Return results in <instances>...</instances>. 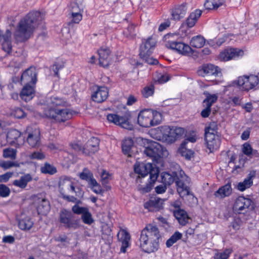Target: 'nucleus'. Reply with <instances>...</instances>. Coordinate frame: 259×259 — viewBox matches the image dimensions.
Here are the masks:
<instances>
[{
    "instance_id": "obj_1",
    "label": "nucleus",
    "mask_w": 259,
    "mask_h": 259,
    "mask_svg": "<svg viewBox=\"0 0 259 259\" xmlns=\"http://www.w3.org/2000/svg\"><path fill=\"white\" fill-rule=\"evenodd\" d=\"M41 19L39 12H30L19 22L14 34V38L17 42H23L28 40L39 24Z\"/></svg>"
},
{
    "instance_id": "obj_2",
    "label": "nucleus",
    "mask_w": 259,
    "mask_h": 259,
    "mask_svg": "<svg viewBox=\"0 0 259 259\" xmlns=\"http://www.w3.org/2000/svg\"><path fill=\"white\" fill-rule=\"evenodd\" d=\"M160 238L158 228L149 224L141 232L140 247L145 252H154L159 248Z\"/></svg>"
},
{
    "instance_id": "obj_3",
    "label": "nucleus",
    "mask_w": 259,
    "mask_h": 259,
    "mask_svg": "<svg viewBox=\"0 0 259 259\" xmlns=\"http://www.w3.org/2000/svg\"><path fill=\"white\" fill-rule=\"evenodd\" d=\"M156 44V40L152 37H149L147 39L143 40L140 46V57L146 63L150 65H156L158 63V61L157 59L150 57Z\"/></svg>"
},
{
    "instance_id": "obj_4",
    "label": "nucleus",
    "mask_w": 259,
    "mask_h": 259,
    "mask_svg": "<svg viewBox=\"0 0 259 259\" xmlns=\"http://www.w3.org/2000/svg\"><path fill=\"white\" fill-rule=\"evenodd\" d=\"M45 115L56 122H64L72 117V113L68 108H48L44 110Z\"/></svg>"
},
{
    "instance_id": "obj_5",
    "label": "nucleus",
    "mask_w": 259,
    "mask_h": 259,
    "mask_svg": "<svg viewBox=\"0 0 259 259\" xmlns=\"http://www.w3.org/2000/svg\"><path fill=\"white\" fill-rule=\"evenodd\" d=\"M59 220L62 226L66 229L75 230L80 227V219L75 218L71 211L66 209L60 211Z\"/></svg>"
},
{
    "instance_id": "obj_6",
    "label": "nucleus",
    "mask_w": 259,
    "mask_h": 259,
    "mask_svg": "<svg viewBox=\"0 0 259 259\" xmlns=\"http://www.w3.org/2000/svg\"><path fill=\"white\" fill-rule=\"evenodd\" d=\"M99 145V140L97 138L92 137L83 147L78 143H72L70 145L75 151L85 155H90L98 150Z\"/></svg>"
},
{
    "instance_id": "obj_7",
    "label": "nucleus",
    "mask_w": 259,
    "mask_h": 259,
    "mask_svg": "<svg viewBox=\"0 0 259 259\" xmlns=\"http://www.w3.org/2000/svg\"><path fill=\"white\" fill-rule=\"evenodd\" d=\"M175 183L177 186V191L181 197H184L191 195L194 197V195L190 192V188L188 186L190 183V179L185 175L184 171L181 170L176 174Z\"/></svg>"
},
{
    "instance_id": "obj_8",
    "label": "nucleus",
    "mask_w": 259,
    "mask_h": 259,
    "mask_svg": "<svg viewBox=\"0 0 259 259\" xmlns=\"http://www.w3.org/2000/svg\"><path fill=\"white\" fill-rule=\"evenodd\" d=\"M134 170L142 177H144L149 174L150 180L153 181H156L159 174L158 169L154 167L150 163L136 164L135 165Z\"/></svg>"
},
{
    "instance_id": "obj_9",
    "label": "nucleus",
    "mask_w": 259,
    "mask_h": 259,
    "mask_svg": "<svg viewBox=\"0 0 259 259\" xmlns=\"http://www.w3.org/2000/svg\"><path fill=\"white\" fill-rule=\"evenodd\" d=\"M237 84L242 90L248 91L254 89L258 84V77L254 75L239 76Z\"/></svg>"
},
{
    "instance_id": "obj_10",
    "label": "nucleus",
    "mask_w": 259,
    "mask_h": 259,
    "mask_svg": "<svg viewBox=\"0 0 259 259\" xmlns=\"http://www.w3.org/2000/svg\"><path fill=\"white\" fill-rule=\"evenodd\" d=\"M69 9L71 13L72 22L78 23L82 17L81 13L84 9L83 1L75 0L70 3Z\"/></svg>"
},
{
    "instance_id": "obj_11",
    "label": "nucleus",
    "mask_w": 259,
    "mask_h": 259,
    "mask_svg": "<svg viewBox=\"0 0 259 259\" xmlns=\"http://www.w3.org/2000/svg\"><path fill=\"white\" fill-rule=\"evenodd\" d=\"M250 207L251 209L253 207L252 201L250 199L240 196L235 201L233 206V210L238 213H244Z\"/></svg>"
},
{
    "instance_id": "obj_12",
    "label": "nucleus",
    "mask_w": 259,
    "mask_h": 259,
    "mask_svg": "<svg viewBox=\"0 0 259 259\" xmlns=\"http://www.w3.org/2000/svg\"><path fill=\"white\" fill-rule=\"evenodd\" d=\"M34 203L38 214L46 215L50 210L49 201L42 194H38L34 197Z\"/></svg>"
},
{
    "instance_id": "obj_13",
    "label": "nucleus",
    "mask_w": 259,
    "mask_h": 259,
    "mask_svg": "<svg viewBox=\"0 0 259 259\" xmlns=\"http://www.w3.org/2000/svg\"><path fill=\"white\" fill-rule=\"evenodd\" d=\"M165 132L164 135L168 138L170 142H175L177 139L181 138L185 134V129L180 127H170L164 126L161 127Z\"/></svg>"
},
{
    "instance_id": "obj_14",
    "label": "nucleus",
    "mask_w": 259,
    "mask_h": 259,
    "mask_svg": "<svg viewBox=\"0 0 259 259\" xmlns=\"http://www.w3.org/2000/svg\"><path fill=\"white\" fill-rule=\"evenodd\" d=\"M243 51L237 48H227L220 53L219 59L221 61H227L243 55Z\"/></svg>"
},
{
    "instance_id": "obj_15",
    "label": "nucleus",
    "mask_w": 259,
    "mask_h": 259,
    "mask_svg": "<svg viewBox=\"0 0 259 259\" xmlns=\"http://www.w3.org/2000/svg\"><path fill=\"white\" fill-rule=\"evenodd\" d=\"M107 120L110 122L121 126L122 128L132 130L133 125L131 124L127 116H120L115 114H109L107 116Z\"/></svg>"
},
{
    "instance_id": "obj_16",
    "label": "nucleus",
    "mask_w": 259,
    "mask_h": 259,
    "mask_svg": "<svg viewBox=\"0 0 259 259\" xmlns=\"http://www.w3.org/2000/svg\"><path fill=\"white\" fill-rule=\"evenodd\" d=\"M35 68L31 67L25 70L21 76V81L25 85L35 84L37 80Z\"/></svg>"
},
{
    "instance_id": "obj_17",
    "label": "nucleus",
    "mask_w": 259,
    "mask_h": 259,
    "mask_svg": "<svg viewBox=\"0 0 259 259\" xmlns=\"http://www.w3.org/2000/svg\"><path fill=\"white\" fill-rule=\"evenodd\" d=\"M28 133L27 142L30 146L37 147L40 144V132L36 128L31 131V127H28L26 130Z\"/></svg>"
},
{
    "instance_id": "obj_18",
    "label": "nucleus",
    "mask_w": 259,
    "mask_h": 259,
    "mask_svg": "<svg viewBox=\"0 0 259 259\" xmlns=\"http://www.w3.org/2000/svg\"><path fill=\"white\" fill-rule=\"evenodd\" d=\"M152 116L151 109H145L140 111L138 117V124L144 127L152 126L151 124Z\"/></svg>"
},
{
    "instance_id": "obj_19",
    "label": "nucleus",
    "mask_w": 259,
    "mask_h": 259,
    "mask_svg": "<svg viewBox=\"0 0 259 259\" xmlns=\"http://www.w3.org/2000/svg\"><path fill=\"white\" fill-rule=\"evenodd\" d=\"M188 12V7L186 3L177 5L172 10V19L174 20H180L186 16Z\"/></svg>"
},
{
    "instance_id": "obj_20",
    "label": "nucleus",
    "mask_w": 259,
    "mask_h": 259,
    "mask_svg": "<svg viewBox=\"0 0 259 259\" xmlns=\"http://www.w3.org/2000/svg\"><path fill=\"white\" fill-rule=\"evenodd\" d=\"M198 73L199 75L203 76L206 75L219 76L221 74L220 69L218 66L211 64L203 65L201 68L198 70Z\"/></svg>"
},
{
    "instance_id": "obj_21",
    "label": "nucleus",
    "mask_w": 259,
    "mask_h": 259,
    "mask_svg": "<svg viewBox=\"0 0 259 259\" xmlns=\"http://www.w3.org/2000/svg\"><path fill=\"white\" fill-rule=\"evenodd\" d=\"M161 146L159 144L153 142L149 146L145 148L144 153L147 156L156 158L161 156Z\"/></svg>"
},
{
    "instance_id": "obj_22",
    "label": "nucleus",
    "mask_w": 259,
    "mask_h": 259,
    "mask_svg": "<svg viewBox=\"0 0 259 259\" xmlns=\"http://www.w3.org/2000/svg\"><path fill=\"white\" fill-rule=\"evenodd\" d=\"M110 50L107 48H101L98 51L99 65L103 67H108L111 63Z\"/></svg>"
},
{
    "instance_id": "obj_23",
    "label": "nucleus",
    "mask_w": 259,
    "mask_h": 259,
    "mask_svg": "<svg viewBox=\"0 0 259 259\" xmlns=\"http://www.w3.org/2000/svg\"><path fill=\"white\" fill-rule=\"evenodd\" d=\"M163 202L159 197H152L144 204V207L150 211H157L162 208Z\"/></svg>"
},
{
    "instance_id": "obj_24",
    "label": "nucleus",
    "mask_w": 259,
    "mask_h": 259,
    "mask_svg": "<svg viewBox=\"0 0 259 259\" xmlns=\"http://www.w3.org/2000/svg\"><path fill=\"white\" fill-rule=\"evenodd\" d=\"M108 96V90L104 86L97 87V90L92 95L93 101L97 103L104 101Z\"/></svg>"
},
{
    "instance_id": "obj_25",
    "label": "nucleus",
    "mask_w": 259,
    "mask_h": 259,
    "mask_svg": "<svg viewBox=\"0 0 259 259\" xmlns=\"http://www.w3.org/2000/svg\"><path fill=\"white\" fill-rule=\"evenodd\" d=\"M170 49L175 50L179 54L187 55L193 53L192 48L188 45L177 41Z\"/></svg>"
},
{
    "instance_id": "obj_26",
    "label": "nucleus",
    "mask_w": 259,
    "mask_h": 259,
    "mask_svg": "<svg viewBox=\"0 0 259 259\" xmlns=\"http://www.w3.org/2000/svg\"><path fill=\"white\" fill-rule=\"evenodd\" d=\"M11 32L7 30L2 37L4 39L2 44V49L8 54H10L12 51V45L11 40Z\"/></svg>"
},
{
    "instance_id": "obj_27",
    "label": "nucleus",
    "mask_w": 259,
    "mask_h": 259,
    "mask_svg": "<svg viewBox=\"0 0 259 259\" xmlns=\"http://www.w3.org/2000/svg\"><path fill=\"white\" fill-rule=\"evenodd\" d=\"M174 214L180 224L182 226L186 225L190 219L187 212L182 209H178L175 210Z\"/></svg>"
},
{
    "instance_id": "obj_28",
    "label": "nucleus",
    "mask_w": 259,
    "mask_h": 259,
    "mask_svg": "<svg viewBox=\"0 0 259 259\" xmlns=\"http://www.w3.org/2000/svg\"><path fill=\"white\" fill-rule=\"evenodd\" d=\"M59 188L61 193L62 194L65 189L70 190L71 191L77 193L73 185L72 182L68 178H61L59 183Z\"/></svg>"
},
{
    "instance_id": "obj_29",
    "label": "nucleus",
    "mask_w": 259,
    "mask_h": 259,
    "mask_svg": "<svg viewBox=\"0 0 259 259\" xmlns=\"http://www.w3.org/2000/svg\"><path fill=\"white\" fill-rule=\"evenodd\" d=\"M232 189L230 183H228L225 185L220 187L214 193L215 197L219 198H224L225 197L229 196L232 193Z\"/></svg>"
},
{
    "instance_id": "obj_30",
    "label": "nucleus",
    "mask_w": 259,
    "mask_h": 259,
    "mask_svg": "<svg viewBox=\"0 0 259 259\" xmlns=\"http://www.w3.org/2000/svg\"><path fill=\"white\" fill-rule=\"evenodd\" d=\"M119 240L121 242L120 251L125 252L126 249L129 246V241L130 240V235L128 233L125 231H122L118 234Z\"/></svg>"
},
{
    "instance_id": "obj_31",
    "label": "nucleus",
    "mask_w": 259,
    "mask_h": 259,
    "mask_svg": "<svg viewBox=\"0 0 259 259\" xmlns=\"http://www.w3.org/2000/svg\"><path fill=\"white\" fill-rule=\"evenodd\" d=\"M34 94V90L31 85H25L22 90L20 93V97L25 102L31 100Z\"/></svg>"
},
{
    "instance_id": "obj_32",
    "label": "nucleus",
    "mask_w": 259,
    "mask_h": 259,
    "mask_svg": "<svg viewBox=\"0 0 259 259\" xmlns=\"http://www.w3.org/2000/svg\"><path fill=\"white\" fill-rule=\"evenodd\" d=\"M32 180L31 176L28 174L21 176L19 179L14 181L13 184L21 189H24L27 186L28 183L31 181Z\"/></svg>"
},
{
    "instance_id": "obj_33",
    "label": "nucleus",
    "mask_w": 259,
    "mask_h": 259,
    "mask_svg": "<svg viewBox=\"0 0 259 259\" xmlns=\"http://www.w3.org/2000/svg\"><path fill=\"white\" fill-rule=\"evenodd\" d=\"M49 105V108H66L67 103L61 98L52 97L50 99Z\"/></svg>"
},
{
    "instance_id": "obj_34",
    "label": "nucleus",
    "mask_w": 259,
    "mask_h": 259,
    "mask_svg": "<svg viewBox=\"0 0 259 259\" xmlns=\"http://www.w3.org/2000/svg\"><path fill=\"white\" fill-rule=\"evenodd\" d=\"M206 98L203 101V106L211 108L212 105L217 102L218 96L217 94H211L208 92H204Z\"/></svg>"
},
{
    "instance_id": "obj_35",
    "label": "nucleus",
    "mask_w": 259,
    "mask_h": 259,
    "mask_svg": "<svg viewBox=\"0 0 259 259\" xmlns=\"http://www.w3.org/2000/svg\"><path fill=\"white\" fill-rule=\"evenodd\" d=\"M202 11L197 9L195 12L191 13L186 20V24L189 28L194 26L198 18L200 17Z\"/></svg>"
},
{
    "instance_id": "obj_36",
    "label": "nucleus",
    "mask_w": 259,
    "mask_h": 259,
    "mask_svg": "<svg viewBox=\"0 0 259 259\" xmlns=\"http://www.w3.org/2000/svg\"><path fill=\"white\" fill-rule=\"evenodd\" d=\"M179 35L177 33H168L163 37V41L165 46L168 49L172 48V46L178 41Z\"/></svg>"
},
{
    "instance_id": "obj_37",
    "label": "nucleus",
    "mask_w": 259,
    "mask_h": 259,
    "mask_svg": "<svg viewBox=\"0 0 259 259\" xmlns=\"http://www.w3.org/2000/svg\"><path fill=\"white\" fill-rule=\"evenodd\" d=\"M21 133L16 129H11L7 135V140L8 143L11 145L15 143L17 139L20 137Z\"/></svg>"
},
{
    "instance_id": "obj_38",
    "label": "nucleus",
    "mask_w": 259,
    "mask_h": 259,
    "mask_svg": "<svg viewBox=\"0 0 259 259\" xmlns=\"http://www.w3.org/2000/svg\"><path fill=\"white\" fill-rule=\"evenodd\" d=\"M177 172H172L173 175H170L168 172H163L161 174V182L163 184L166 185H170L175 182L176 174Z\"/></svg>"
},
{
    "instance_id": "obj_39",
    "label": "nucleus",
    "mask_w": 259,
    "mask_h": 259,
    "mask_svg": "<svg viewBox=\"0 0 259 259\" xmlns=\"http://www.w3.org/2000/svg\"><path fill=\"white\" fill-rule=\"evenodd\" d=\"M33 225V222L28 217L21 219L18 222L19 228L22 230H29L32 227Z\"/></svg>"
},
{
    "instance_id": "obj_40",
    "label": "nucleus",
    "mask_w": 259,
    "mask_h": 259,
    "mask_svg": "<svg viewBox=\"0 0 259 259\" xmlns=\"http://www.w3.org/2000/svg\"><path fill=\"white\" fill-rule=\"evenodd\" d=\"M79 178L88 183L89 186L95 180L93 173L88 168H84L82 171L79 174Z\"/></svg>"
},
{
    "instance_id": "obj_41",
    "label": "nucleus",
    "mask_w": 259,
    "mask_h": 259,
    "mask_svg": "<svg viewBox=\"0 0 259 259\" xmlns=\"http://www.w3.org/2000/svg\"><path fill=\"white\" fill-rule=\"evenodd\" d=\"M205 43V38L201 35H199L193 37L190 41V45L196 48L202 47Z\"/></svg>"
},
{
    "instance_id": "obj_42",
    "label": "nucleus",
    "mask_w": 259,
    "mask_h": 259,
    "mask_svg": "<svg viewBox=\"0 0 259 259\" xmlns=\"http://www.w3.org/2000/svg\"><path fill=\"white\" fill-rule=\"evenodd\" d=\"M111 232V229L108 226H106L103 228L102 238L105 240L106 244H110L112 241L113 236Z\"/></svg>"
},
{
    "instance_id": "obj_43",
    "label": "nucleus",
    "mask_w": 259,
    "mask_h": 259,
    "mask_svg": "<svg viewBox=\"0 0 259 259\" xmlns=\"http://www.w3.org/2000/svg\"><path fill=\"white\" fill-rule=\"evenodd\" d=\"M134 142L132 139L128 138L125 139L122 144V149L124 154L131 156V150Z\"/></svg>"
},
{
    "instance_id": "obj_44",
    "label": "nucleus",
    "mask_w": 259,
    "mask_h": 259,
    "mask_svg": "<svg viewBox=\"0 0 259 259\" xmlns=\"http://www.w3.org/2000/svg\"><path fill=\"white\" fill-rule=\"evenodd\" d=\"M187 142H183L181 145L180 152L182 155L187 160H190L193 156L194 152L192 150L188 149L185 147Z\"/></svg>"
},
{
    "instance_id": "obj_45",
    "label": "nucleus",
    "mask_w": 259,
    "mask_h": 259,
    "mask_svg": "<svg viewBox=\"0 0 259 259\" xmlns=\"http://www.w3.org/2000/svg\"><path fill=\"white\" fill-rule=\"evenodd\" d=\"M182 235L179 232H176L167 241L166 245L167 247H171L178 240L181 239Z\"/></svg>"
},
{
    "instance_id": "obj_46",
    "label": "nucleus",
    "mask_w": 259,
    "mask_h": 259,
    "mask_svg": "<svg viewBox=\"0 0 259 259\" xmlns=\"http://www.w3.org/2000/svg\"><path fill=\"white\" fill-rule=\"evenodd\" d=\"M151 114H152L151 117V124L152 126H155L160 123L162 120L161 114L156 111L151 110Z\"/></svg>"
},
{
    "instance_id": "obj_47",
    "label": "nucleus",
    "mask_w": 259,
    "mask_h": 259,
    "mask_svg": "<svg viewBox=\"0 0 259 259\" xmlns=\"http://www.w3.org/2000/svg\"><path fill=\"white\" fill-rule=\"evenodd\" d=\"M41 171L44 174L53 175L57 172V169L55 167L46 163L44 166L41 167Z\"/></svg>"
},
{
    "instance_id": "obj_48",
    "label": "nucleus",
    "mask_w": 259,
    "mask_h": 259,
    "mask_svg": "<svg viewBox=\"0 0 259 259\" xmlns=\"http://www.w3.org/2000/svg\"><path fill=\"white\" fill-rule=\"evenodd\" d=\"M218 129V124L216 122H211L208 126L205 128V134H215Z\"/></svg>"
},
{
    "instance_id": "obj_49",
    "label": "nucleus",
    "mask_w": 259,
    "mask_h": 259,
    "mask_svg": "<svg viewBox=\"0 0 259 259\" xmlns=\"http://www.w3.org/2000/svg\"><path fill=\"white\" fill-rule=\"evenodd\" d=\"M155 182V181L150 180V181L146 186H140L139 187L138 189L142 194L148 193L151 190Z\"/></svg>"
},
{
    "instance_id": "obj_50",
    "label": "nucleus",
    "mask_w": 259,
    "mask_h": 259,
    "mask_svg": "<svg viewBox=\"0 0 259 259\" xmlns=\"http://www.w3.org/2000/svg\"><path fill=\"white\" fill-rule=\"evenodd\" d=\"M89 187L94 193L97 194H101L103 192L100 185L97 182L96 179L89 185Z\"/></svg>"
},
{
    "instance_id": "obj_51",
    "label": "nucleus",
    "mask_w": 259,
    "mask_h": 259,
    "mask_svg": "<svg viewBox=\"0 0 259 259\" xmlns=\"http://www.w3.org/2000/svg\"><path fill=\"white\" fill-rule=\"evenodd\" d=\"M124 35L127 37H133L136 35L135 25L133 24L129 25L124 31Z\"/></svg>"
},
{
    "instance_id": "obj_52",
    "label": "nucleus",
    "mask_w": 259,
    "mask_h": 259,
    "mask_svg": "<svg viewBox=\"0 0 259 259\" xmlns=\"http://www.w3.org/2000/svg\"><path fill=\"white\" fill-rule=\"evenodd\" d=\"M154 88L152 84L145 87L142 91V94L144 97L148 98L154 93Z\"/></svg>"
},
{
    "instance_id": "obj_53",
    "label": "nucleus",
    "mask_w": 259,
    "mask_h": 259,
    "mask_svg": "<svg viewBox=\"0 0 259 259\" xmlns=\"http://www.w3.org/2000/svg\"><path fill=\"white\" fill-rule=\"evenodd\" d=\"M81 219L84 224L88 225H91L94 222V220L92 217V214L89 212L88 209V210H87L85 212H84L81 215Z\"/></svg>"
},
{
    "instance_id": "obj_54",
    "label": "nucleus",
    "mask_w": 259,
    "mask_h": 259,
    "mask_svg": "<svg viewBox=\"0 0 259 259\" xmlns=\"http://www.w3.org/2000/svg\"><path fill=\"white\" fill-rule=\"evenodd\" d=\"M231 253L230 249H225L223 252L215 253L214 255V259H227Z\"/></svg>"
},
{
    "instance_id": "obj_55",
    "label": "nucleus",
    "mask_w": 259,
    "mask_h": 259,
    "mask_svg": "<svg viewBox=\"0 0 259 259\" xmlns=\"http://www.w3.org/2000/svg\"><path fill=\"white\" fill-rule=\"evenodd\" d=\"M206 144L208 149H209L210 151H212L213 150L217 149L219 147L220 145V141L219 138L213 140V141L206 143Z\"/></svg>"
},
{
    "instance_id": "obj_56",
    "label": "nucleus",
    "mask_w": 259,
    "mask_h": 259,
    "mask_svg": "<svg viewBox=\"0 0 259 259\" xmlns=\"http://www.w3.org/2000/svg\"><path fill=\"white\" fill-rule=\"evenodd\" d=\"M16 150L13 149H6L4 150L3 156L5 158L15 159L16 157Z\"/></svg>"
},
{
    "instance_id": "obj_57",
    "label": "nucleus",
    "mask_w": 259,
    "mask_h": 259,
    "mask_svg": "<svg viewBox=\"0 0 259 259\" xmlns=\"http://www.w3.org/2000/svg\"><path fill=\"white\" fill-rule=\"evenodd\" d=\"M253 149L251 147V146L248 143H245L243 144L242 147V151L243 153L248 157H249L250 156L251 152L252 151Z\"/></svg>"
},
{
    "instance_id": "obj_58",
    "label": "nucleus",
    "mask_w": 259,
    "mask_h": 259,
    "mask_svg": "<svg viewBox=\"0 0 259 259\" xmlns=\"http://www.w3.org/2000/svg\"><path fill=\"white\" fill-rule=\"evenodd\" d=\"M10 194V189L4 184H0V196L2 197H8Z\"/></svg>"
},
{
    "instance_id": "obj_59",
    "label": "nucleus",
    "mask_w": 259,
    "mask_h": 259,
    "mask_svg": "<svg viewBox=\"0 0 259 259\" xmlns=\"http://www.w3.org/2000/svg\"><path fill=\"white\" fill-rule=\"evenodd\" d=\"M87 207H80L79 205L75 204L72 207V212L77 214H83L87 210H88Z\"/></svg>"
},
{
    "instance_id": "obj_60",
    "label": "nucleus",
    "mask_w": 259,
    "mask_h": 259,
    "mask_svg": "<svg viewBox=\"0 0 259 259\" xmlns=\"http://www.w3.org/2000/svg\"><path fill=\"white\" fill-rule=\"evenodd\" d=\"M242 223V221L240 218H235L234 220L231 223L230 227H232L234 230L237 231L240 229Z\"/></svg>"
},
{
    "instance_id": "obj_61",
    "label": "nucleus",
    "mask_w": 259,
    "mask_h": 259,
    "mask_svg": "<svg viewBox=\"0 0 259 259\" xmlns=\"http://www.w3.org/2000/svg\"><path fill=\"white\" fill-rule=\"evenodd\" d=\"M29 157L31 159L41 160L45 158V155L41 152L36 151L31 153L29 155Z\"/></svg>"
},
{
    "instance_id": "obj_62",
    "label": "nucleus",
    "mask_w": 259,
    "mask_h": 259,
    "mask_svg": "<svg viewBox=\"0 0 259 259\" xmlns=\"http://www.w3.org/2000/svg\"><path fill=\"white\" fill-rule=\"evenodd\" d=\"M110 174L106 170H103L101 174V180L103 185L107 184L110 179Z\"/></svg>"
},
{
    "instance_id": "obj_63",
    "label": "nucleus",
    "mask_w": 259,
    "mask_h": 259,
    "mask_svg": "<svg viewBox=\"0 0 259 259\" xmlns=\"http://www.w3.org/2000/svg\"><path fill=\"white\" fill-rule=\"evenodd\" d=\"M63 67L64 65L63 64L59 63H56L53 65L52 69L54 71L55 76H58L59 70L63 68Z\"/></svg>"
},
{
    "instance_id": "obj_64",
    "label": "nucleus",
    "mask_w": 259,
    "mask_h": 259,
    "mask_svg": "<svg viewBox=\"0 0 259 259\" xmlns=\"http://www.w3.org/2000/svg\"><path fill=\"white\" fill-rule=\"evenodd\" d=\"M169 79V76L168 74H165L160 75V76L157 77V80L155 81L156 82L159 83H163L167 81Z\"/></svg>"
}]
</instances>
